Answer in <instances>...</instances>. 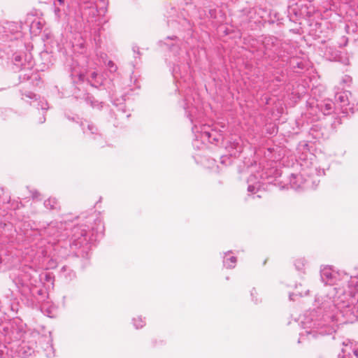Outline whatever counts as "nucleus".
Wrapping results in <instances>:
<instances>
[{
	"label": "nucleus",
	"instance_id": "obj_1",
	"mask_svg": "<svg viewBox=\"0 0 358 358\" xmlns=\"http://www.w3.org/2000/svg\"><path fill=\"white\" fill-rule=\"evenodd\" d=\"M17 291L24 297H35L44 296L45 289H50L54 285V275L48 272L38 273L36 271L31 270L18 275L13 280Z\"/></svg>",
	"mask_w": 358,
	"mask_h": 358
},
{
	"label": "nucleus",
	"instance_id": "obj_2",
	"mask_svg": "<svg viewBox=\"0 0 358 358\" xmlns=\"http://www.w3.org/2000/svg\"><path fill=\"white\" fill-rule=\"evenodd\" d=\"M34 341L26 340L6 345H0V358H27L34 353Z\"/></svg>",
	"mask_w": 358,
	"mask_h": 358
},
{
	"label": "nucleus",
	"instance_id": "obj_3",
	"mask_svg": "<svg viewBox=\"0 0 358 358\" xmlns=\"http://www.w3.org/2000/svg\"><path fill=\"white\" fill-rule=\"evenodd\" d=\"M3 329L6 331L5 341L7 342V345L10 343L20 342L24 340L27 336V325L19 318H16L9 324L3 326Z\"/></svg>",
	"mask_w": 358,
	"mask_h": 358
},
{
	"label": "nucleus",
	"instance_id": "obj_4",
	"mask_svg": "<svg viewBox=\"0 0 358 358\" xmlns=\"http://www.w3.org/2000/svg\"><path fill=\"white\" fill-rule=\"evenodd\" d=\"M87 232L85 227L75 226L71 230V237L69 239V244L71 248H79L88 243Z\"/></svg>",
	"mask_w": 358,
	"mask_h": 358
},
{
	"label": "nucleus",
	"instance_id": "obj_5",
	"mask_svg": "<svg viewBox=\"0 0 358 358\" xmlns=\"http://www.w3.org/2000/svg\"><path fill=\"white\" fill-rule=\"evenodd\" d=\"M69 225H70V223L66 222H52L48 228V233L55 238H58L57 241H59L63 236H65L66 234H63V231H66Z\"/></svg>",
	"mask_w": 358,
	"mask_h": 358
},
{
	"label": "nucleus",
	"instance_id": "obj_6",
	"mask_svg": "<svg viewBox=\"0 0 358 358\" xmlns=\"http://www.w3.org/2000/svg\"><path fill=\"white\" fill-rule=\"evenodd\" d=\"M32 68L33 64L31 62H28L27 64H24L23 67L18 70L22 71L19 75V79L21 82L30 79L36 80L38 78V73L35 72Z\"/></svg>",
	"mask_w": 358,
	"mask_h": 358
},
{
	"label": "nucleus",
	"instance_id": "obj_7",
	"mask_svg": "<svg viewBox=\"0 0 358 358\" xmlns=\"http://www.w3.org/2000/svg\"><path fill=\"white\" fill-rule=\"evenodd\" d=\"M87 81L91 86L94 87H98L102 85L101 78L94 71L90 73L87 78Z\"/></svg>",
	"mask_w": 358,
	"mask_h": 358
},
{
	"label": "nucleus",
	"instance_id": "obj_8",
	"mask_svg": "<svg viewBox=\"0 0 358 358\" xmlns=\"http://www.w3.org/2000/svg\"><path fill=\"white\" fill-rule=\"evenodd\" d=\"M43 205L45 208L48 210H59L60 208L59 203L58 201L53 197H50L48 199L45 200Z\"/></svg>",
	"mask_w": 358,
	"mask_h": 358
},
{
	"label": "nucleus",
	"instance_id": "obj_9",
	"mask_svg": "<svg viewBox=\"0 0 358 358\" xmlns=\"http://www.w3.org/2000/svg\"><path fill=\"white\" fill-rule=\"evenodd\" d=\"M80 127H82L83 133L94 134L97 131L96 126L87 120L82 122Z\"/></svg>",
	"mask_w": 358,
	"mask_h": 358
},
{
	"label": "nucleus",
	"instance_id": "obj_10",
	"mask_svg": "<svg viewBox=\"0 0 358 358\" xmlns=\"http://www.w3.org/2000/svg\"><path fill=\"white\" fill-rule=\"evenodd\" d=\"M61 274L67 280H71L76 277L75 272L66 266H64L61 268Z\"/></svg>",
	"mask_w": 358,
	"mask_h": 358
},
{
	"label": "nucleus",
	"instance_id": "obj_11",
	"mask_svg": "<svg viewBox=\"0 0 358 358\" xmlns=\"http://www.w3.org/2000/svg\"><path fill=\"white\" fill-rule=\"evenodd\" d=\"M25 64L22 63V57L20 55H15L13 57L14 71H18L24 66Z\"/></svg>",
	"mask_w": 358,
	"mask_h": 358
},
{
	"label": "nucleus",
	"instance_id": "obj_12",
	"mask_svg": "<svg viewBox=\"0 0 358 358\" xmlns=\"http://www.w3.org/2000/svg\"><path fill=\"white\" fill-rule=\"evenodd\" d=\"M50 342L51 341L49 339L46 343V347L44 348L47 357H52L55 355L53 347Z\"/></svg>",
	"mask_w": 358,
	"mask_h": 358
},
{
	"label": "nucleus",
	"instance_id": "obj_13",
	"mask_svg": "<svg viewBox=\"0 0 358 358\" xmlns=\"http://www.w3.org/2000/svg\"><path fill=\"white\" fill-rule=\"evenodd\" d=\"M86 102L93 108H102V103L94 100L93 97L87 96L86 98Z\"/></svg>",
	"mask_w": 358,
	"mask_h": 358
},
{
	"label": "nucleus",
	"instance_id": "obj_14",
	"mask_svg": "<svg viewBox=\"0 0 358 358\" xmlns=\"http://www.w3.org/2000/svg\"><path fill=\"white\" fill-rule=\"evenodd\" d=\"M236 262V258L235 257H231L225 260V264L227 267L232 268L234 266Z\"/></svg>",
	"mask_w": 358,
	"mask_h": 358
},
{
	"label": "nucleus",
	"instance_id": "obj_15",
	"mask_svg": "<svg viewBox=\"0 0 358 358\" xmlns=\"http://www.w3.org/2000/svg\"><path fill=\"white\" fill-rule=\"evenodd\" d=\"M336 99L341 102L345 104L348 101V96L345 93L338 94Z\"/></svg>",
	"mask_w": 358,
	"mask_h": 358
},
{
	"label": "nucleus",
	"instance_id": "obj_16",
	"mask_svg": "<svg viewBox=\"0 0 358 358\" xmlns=\"http://www.w3.org/2000/svg\"><path fill=\"white\" fill-rule=\"evenodd\" d=\"M134 321L137 329L142 328L144 326V322L140 317L134 318Z\"/></svg>",
	"mask_w": 358,
	"mask_h": 358
},
{
	"label": "nucleus",
	"instance_id": "obj_17",
	"mask_svg": "<svg viewBox=\"0 0 358 358\" xmlns=\"http://www.w3.org/2000/svg\"><path fill=\"white\" fill-rule=\"evenodd\" d=\"M61 7L57 5V3H54V13L58 18L60 17Z\"/></svg>",
	"mask_w": 358,
	"mask_h": 358
},
{
	"label": "nucleus",
	"instance_id": "obj_18",
	"mask_svg": "<svg viewBox=\"0 0 358 358\" xmlns=\"http://www.w3.org/2000/svg\"><path fill=\"white\" fill-rule=\"evenodd\" d=\"M31 196L33 199H37L40 196V193L36 190H34L31 192Z\"/></svg>",
	"mask_w": 358,
	"mask_h": 358
},
{
	"label": "nucleus",
	"instance_id": "obj_19",
	"mask_svg": "<svg viewBox=\"0 0 358 358\" xmlns=\"http://www.w3.org/2000/svg\"><path fill=\"white\" fill-rule=\"evenodd\" d=\"M54 3H57V5L59 6H64V0H56Z\"/></svg>",
	"mask_w": 358,
	"mask_h": 358
},
{
	"label": "nucleus",
	"instance_id": "obj_20",
	"mask_svg": "<svg viewBox=\"0 0 358 358\" xmlns=\"http://www.w3.org/2000/svg\"><path fill=\"white\" fill-rule=\"evenodd\" d=\"M25 96L29 99H34L36 97V94L32 92H28V94H25Z\"/></svg>",
	"mask_w": 358,
	"mask_h": 358
},
{
	"label": "nucleus",
	"instance_id": "obj_21",
	"mask_svg": "<svg viewBox=\"0 0 358 358\" xmlns=\"http://www.w3.org/2000/svg\"><path fill=\"white\" fill-rule=\"evenodd\" d=\"M43 113L44 112L43 111L42 117H41L40 119H39V122L40 123H43L45 121V115H44Z\"/></svg>",
	"mask_w": 358,
	"mask_h": 358
},
{
	"label": "nucleus",
	"instance_id": "obj_22",
	"mask_svg": "<svg viewBox=\"0 0 358 358\" xmlns=\"http://www.w3.org/2000/svg\"><path fill=\"white\" fill-rule=\"evenodd\" d=\"M7 24H8L9 27H12V26L15 25L14 23H7Z\"/></svg>",
	"mask_w": 358,
	"mask_h": 358
},
{
	"label": "nucleus",
	"instance_id": "obj_23",
	"mask_svg": "<svg viewBox=\"0 0 358 358\" xmlns=\"http://www.w3.org/2000/svg\"><path fill=\"white\" fill-rule=\"evenodd\" d=\"M41 108H42L43 110L46 109V108L43 107V106H42Z\"/></svg>",
	"mask_w": 358,
	"mask_h": 358
},
{
	"label": "nucleus",
	"instance_id": "obj_24",
	"mask_svg": "<svg viewBox=\"0 0 358 358\" xmlns=\"http://www.w3.org/2000/svg\"><path fill=\"white\" fill-rule=\"evenodd\" d=\"M111 63H112V62H111V61H109V62H108V64H109V65H110Z\"/></svg>",
	"mask_w": 358,
	"mask_h": 358
}]
</instances>
